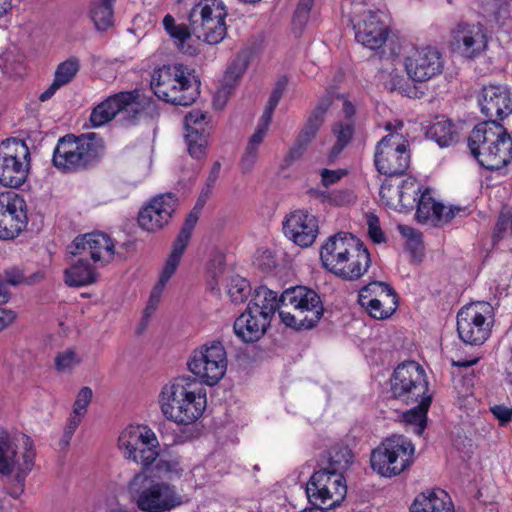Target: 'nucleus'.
Masks as SVG:
<instances>
[{"label": "nucleus", "instance_id": "473e14b6", "mask_svg": "<svg viewBox=\"0 0 512 512\" xmlns=\"http://www.w3.org/2000/svg\"><path fill=\"white\" fill-rule=\"evenodd\" d=\"M410 512H454L452 502L443 490L427 491L413 501Z\"/></svg>", "mask_w": 512, "mask_h": 512}, {"label": "nucleus", "instance_id": "ddd939ff", "mask_svg": "<svg viewBox=\"0 0 512 512\" xmlns=\"http://www.w3.org/2000/svg\"><path fill=\"white\" fill-rule=\"evenodd\" d=\"M139 99L138 90L123 91L108 97L93 109L90 115L92 126L100 127L115 117L124 125L135 124L143 114Z\"/></svg>", "mask_w": 512, "mask_h": 512}, {"label": "nucleus", "instance_id": "9d476101", "mask_svg": "<svg viewBox=\"0 0 512 512\" xmlns=\"http://www.w3.org/2000/svg\"><path fill=\"white\" fill-rule=\"evenodd\" d=\"M360 239L350 233L339 232L330 236L321 246L320 260L323 267L339 278H349L359 274L364 254L358 255L356 263L349 268L346 265L349 255H353L360 246Z\"/></svg>", "mask_w": 512, "mask_h": 512}, {"label": "nucleus", "instance_id": "864d4df0", "mask_svg": "<svg viewBox=\"0 0 512 512\" xmlns=\"http://www.w3.org/2000/svg\"><path fill=\"white\" fill-rule=\"evenodd\" d=\"M93 397V392L90 387H83L77 394L74 406L73 414L80 417H84L87 412V407L90 404Z\"/></svg>", "mask_w": 512, "mask_h": 512}, {"label": "nucleus", "instance_id": "393cba45", "mask_svg": "<svg viewBox=\"0 0 512 512\" xmlns=\"http://www.w3.org/2000/svg\"><path fill=\"white\" fill-rule=\"evenodd\" d=\"M284 234L300 247L311 246L318 235L317 218L305 210H296L283 222Z\"/></svg>", "mask_w": 512, "mask_h": 512}, {"label": "nucleus", "instance_id": "680f3d73", "mask_svg": "<svg viewBox=\"0 0 512 512\" xmlns=\"http://www.w3.org/2000/svg\"><path fill=\"white\" fill-rule=\"evenodd\" d=\"M307 147L297 140L293 144V146L289 149L288 153L286 154L282 168H288L291 166L295 161L299 160L304 152L306 151Z\"/></svg>", "mask_w": 512, "mask_h": 512}, {"label": "nucleus", "instance_id": "0e129e2a", "mask_svg": "<svg viewBox=\"0 0 512 512\" xmlns=\"http://www.w3.org/2000/svg\"><path fill=\"white\" fill-rule=\"evenodd\" d=\"M275 108L276 107H273V106H271L269 104L266 105L265 110H264V112H263V114L260 117V120L258 122V126H257V129H256L255 133H260L263 136L266 135V133L268 131V128H269V125L271 123L272 116H273Z\"/></svg>", "mask_w": 512, "mask_h": 512}, {"label": "nucleus", "instance_id": "79ce46f5", "mask_svg": "<svg viewBox=\"0 0 512 512\" xmlns=\"http://www.w3.org/2000/svg\"><path fill=\"white\" fill-rule=\"evenodd\" d=\"M80 69V61L77 57H70L61 62L55 71L54 80L59 86L69 84L77 75Z\"/></svg>", "mask_w": 512, "mask_h": 512}, {"label": "nucleus", "instance_id": "603ef678", "mask_svg": "<svg viewBox=\"0 0 512 512\" xmlns=\"http://www.w3.org/2000/svg\"><path fill=\"white\" fill-rule=\"evenodd\" d=\"M207 115L201 110L195 109L190 111L184 118L186 131L189 130H206L208 122Z\"/></svg>", "mask_w": 512, "mask_h": 512}, {"label": "nucleus", "instance_id": "4c0bfd02", "mask_svg": "<svg viewBox=\"0 0 512 512\" xmlns=\"http://www.w3.org/2000/svg\"><path fill=\"white\" fill-rule=\"evenodd\" d=\"M427 136L440 147H448L457 141L454 126L448 119H441L433 123L427 131Z\"/></svg>", "mask_w": 512, "mask_h": 512}, {"label": "nucleus", "instance_id": "2f4dec72", "mask_svg": "<svg viewBox=\"0 0 512 512\" xmlns=\"http://www.w3.org/2000/svg\"><path fill=\"white\" fill-rule=\"evenodd\" d=\"M205 202L206 199L199 197L196 206L188 214L182 229L180 230L177 238L175 239L172 247V252L167 260L179 265L182 254L188 245V242L192 235V231L199 219L200 210L202 209Z\"/></svg>", "mask_w": 512, "mask_h": 512}, {"label": "nucleus", "instance_id": "bf43d9fd", "mask_svg": "<svg viewBox=\"0 0 512 512\" xmlns=\"http://www.w3.org/2000/svg\"><path fill=\"white\" fill-rule=\"evenodd\" d=\"M510 229L512 234V209L501 212L499 219L496 223V227L494 230L493 238L494 240H499L502 238L503 233Z\"/></svg>", "mask_w": 512, "mask_h": 512}, {"label": "nucleus", "instance_id": "20e7f679", "mask_svg": "<svg viewBox=\"0 0 512 512\" xmlns=\"http://www.w3.org/2000/svg\"><path fill=\"white\" fill-rule=\"evenodd\" d=\"M131 501L143 512H165L180 505L175 489L152 475V471L140 470L127 484Z\"/></svg>", "mask_w": 512, "mask_h": 512}, {"label": "nucleus", "instance_id": "5fc2aeb1", "mask_svg": "<svg viewBox=\"0 0 512 512\" xmlns=\"http://www.w3.org/2000/svg\"><path fill=\"white\" fill-rule=\"evenodd\" d=\"M322 123L309 117L303 129L300 131L297 141L308 147L311 141L315 138L317 131L321 127Z\"/></svg>", "mask_w": 512, "mask_h": 512}, {"label": "nucleus", "instance_id": "f03ea898", "mask_svg": "<svg viewBox=\"0 0 512 512\" xmlns=\"http://www.w3.org/2000/svg\"><path fill=\"white\" fill-rule=\"evenodd\" d=\"M468 146L487 170H500L512 160V138L498 122L487 121L475 126L468 137Z\"/></svg>", "mask_w": 512, "mask_h": 512}, {"label": "nucleus", "instance_id": "aec40b11", "mask_svg": "<svg viewBox=\"0 0 512 512\" xmlns=\"http://www.w3.org/2000/svg\"><path fill=\"white\" fill-rule=\"evenodd\" d=\"M361 306L375 319H387L396 310L398 299L392 287L384 282L373 281L364 286L358 295Z\"/></svg>", "mask_w": 512, "mask_h": 512}, {"label": "nucleus", "instance_id": "412c9836", "mask_svg": "<svg viewBox=\"0 0 512 512\" xmlns=\"http://www.w3.org/2000/svg\"><path fill=\"white\" fill-rule=\"evenodd\" d=\"M27 205L22 196L9 191L0 194V239H13L26 227Z\"/></svg>", "mask_w": 512, "mask_h": 512}, {"label": "nucleus", "instance_id": "c03bdc74", "mask_svg": "<svg viewBox=\"0 0 512 512\" xmlns=\"http://www.w3.org/2000/svg\"><path fill=\"white\" fill-rule=\"evenodd\" d=\"M250 292L251 287L246 279L240 276H234L230 279L228 295L234 303L244 302L248 298Z\"/></svg>", "mask_w": 512, "mask_h": 512}, {"label": "nucleus", "instance_id": "e433bc0d", "mask_svg": "<svg viewBox=\"0 0 512 512\" xmlns=\"http://www.w3.org/2000/svg\"><path fill=\"white\" fill-rule=\"evenodd\" d=\"M432 397H423L419 399L416 406L403 413V420L407 424L414 425V432L421 435L426 427L427 412L430 407Z\"/></svg>", "mask_w": 512, "mask_h": 512}, {"label": "nucleus", "instance_id": "5701e85b", "mask_svg": "<svg viewBox=\"0 0 512 512\" xmlns=\"http://www.w3.org/2000/svg\"><path fill=\"white\" fill-rule=\"evenodd\" d=\"M485 28L481 24L460 23L452 31L451 45L468 59L481 55L487 48Z\"/></svg>", "mask_w": 512, "mask_h": 512}, {"label": "nucleus", "instance_id": "de8ad7c7", "mask_svg": "<svg viewBox=\"0 0 512 512\" xmlns=\"http://www.w3.org/2000/svg\"><path fill=\"white\" fill-rule=\"evenodd\" d=\"M177 267H178V264L171 262L169 260L166 261V264L164 266V269L162 271L160 279L151 292V295H150V298L148 301L149 303L158 305V303L160 301L161 293H162L166 283L169 281V279L172 277V275L176 271Z\"/></svg>", "mask_w": 512, "mask_h": 512}, {"label": "nucleus", "instance_id": "2eb2a0df", "mask_svg": "<svg viewBox=\"0 0 512 512\" xmlns=\"http://www.w3.org/2000/svg\"><path fill=\"white\" fill-rule=\"evenodd\" d=\"M493 321V308L487 302L471 303L457 314L459 338L470 345H481L489 337Z\"/></svg>", "mask_w": 512, "mask_h": 512}, {"label": "nucleus", "instance_id": "f257e3e1", "mask_svg": "<svg viewBox=\"0 0 512 512\" xmlns=\"http://www.w3.org/2000/svg\"><path fill=\"white\" fill-rule=\"evenodd\" d=\"M159 403L167 419L189 425L194 423L206 408V390L195 377L180 376L162 388Z\"/></svg>", "mask_w": 512, "mask_h": 512}, {"label": "nucleus", "instance_id": "052dcab7", "mask_svg": "<svg viewBox=\"0 0 512 512\" xmlns=\"http://www.w3.org/2000/svg\"><path fill=\"white\" fill-rule=\"evenodd\" d=\"M367 225H368V233L370 238L375 243H382L385 242V236L384 233L381 230L379 219L376 215L370 213L367 214Z\"/></svg>", "mask_w": 512, "mask_h": 512}, {"label": "nucleus", "instance_id": "ea45409f", "mask_svg": "<svg viewBox=\"0 0 512 512\" xmlns=\"http://www.w3.org/2000/svg\"><path fill=\"white\" fill-rule=\"evenodd\" d=\"M209 133L207 130L186 131L185 139L189 154L196 159L204 157L208 144Z\"/></svg>", "mask_w": 512, "mask_h": 512}, {"label": "nucleus", "instance_id": "774afa93", "mask_svg": "<svg viewBox=\"0 0 512 512\" xmlns=\"http://www.w3.org/2000/svg\"><path fill=\"white\" fill-rule=\"evenodd\" d=\"M264 137L265 136L261 135L260 133L254 132L252 136L249 138V141L244 152L259 157V147L263 142Z\"/></svg>", "mask_w": 512, "mask_h": 512}, {"label": "nucleus", "instance_id": "338daca9", "mask_svg": "<svg viewBox=\"0 0 512 512\" xmlns=\"http://www.w3.org/2000/svg\"><path fill=\"white\" fill-rule=\"evenodd\" d=\"M343 176V172L340 170H329L323 169L321 171V182L325 187L335 184Z\"/></svg>", "mask_w": 512, "mask_h": 512}, {"label": "nucleus", "instance_id": "a211bd4d", "mask_svg": "<svg viewBox=\"0 0 512 512\" xmlns=\"http://www.w3.org/2000/svg\"><path fill=\"white\" fill-rule=\"evenodd\" d=\"M390 381L393 397L406 404H414L423 397H431L428 394L425 371L415 361L398 365Z\"/></svg>", "mask_w": 512, "mask_h": 512}, {"label": "nucleus", "instance_id": "a878e982", "mask_svg": "<svg viewBox=\"0 0 512 512\" xmlns=\"http://www.w3.org/2000/svg\"><path fill=\"white\" fill-rule=\"evenodd\" d=\"M479 104L481 112L489 121L497 122L512 113V94L509 89L500 85L485 86Z\"/></svg>", "mask_w": 512, "mask_h": 512}, {"label": "nucleus", "instance_id": "423d86ee", "mask_svg": "<svg viewBox=\"0 0 512 512\" xmlns=\"http://www.w3.org/2000/svg\"><path fill=\"white\" fill-rule=\"evenodd\" d=\"M118 446L126 459L141 465V470H171L169 462L159 458V441L147 426L126 427L118 438Z\"/></svg>", "mask_w": 512, "mask_h": 512}, {"label": "nucleus", "instance_id": "4be33fe9", "mask_svg": "<svg viewBox=\"0 0 512 512\" xmlns=\"http://www.w3.org/2000/svg\"><path fill=\"white\" fill-rule=\"evenodd\" d=\"M444 61L440 51L427 46L416 49L405 59V69L409 79L425 82L442 73Z\"/></svg>", "mask_w": 512, "mask_h": 512}, {"label": "nucleus", "instance_id": "1a4fd4ad", "mask_svg": "<svg viewBox=\"0 0 512 512\" xmlns=\"http://www.w3.org/2000/svg\"><path fill=\"white\" fill-rule=\"evenodd\" d=\"M415 447L403 435L385 439L371 453L370 463L374 471L383 477H394L408 469L414 462Z\"/></svg>", "mask_w": 512, "mask_h": 512}, {"label": "nucleus", "instance_id": "6ab92c4d", "mask_svg": "<svg viewBox=\"0 0 512 512\" xmlns=\"http://www.w3.org/2000/svg\"><path fill=\"white\" fill-rule=\"evenodd\" d=\"M350 22L355 31V39L363 46L375 50L382 47L388 38V27L381 20L378 12L364 9L356 4Z\"/></svg>", "mask_w": 512, "mask_h": 512}, {"label": "nucleus", "instance_id": "dca6fc26", "mask_svg": "<svg viewBox=\"0 0 512 512\" xmlns=\"http://www.w3.org/2000/svg\"><path fill=\"white\" fill-rule=\"evenodd\" d=\"M306 494L311 504L328 509L339 506L347 494V486L341 472L320 469L310 477Z\"/></svg>", "mask_w": 512, "mask_h": 512}, {"label": "nucleus", "instance_id": "9b49d317", "mask_svg": "<svg viewBox=\"0 0 512 512\" xmlns=\"http://www.w3.org/2000/svg\"><path fill=\"white\" fill-rule=\"evenodd\" d=\"M227 10L222 0H202L188 16L192 33L208 44H218L226 35Z\"/></svg>", "mask_w": 512, "mask_h": 512}, {"label": "nucleus", "instance_id": "e2e57ef3", "mask_svg": "<svg viewBox=\"0 0 512 512\" xmlns=\"http://www.w3.org/2000/svg\"><path fill=\"white\" fill-rule=\"evenodd\" d=\"M287 83H288V79L286 76H282L277 80L267 104H269L273 107H277L280 99L282 98V96L286 90Z\"/></svg>", "mask_w": 512, "mask_h": 512}, {"label": "nucleus", "instance_id": "69168bd1", "mask_svg": "<svg viewBox=\"0 0 512 512\" xmlns=\"http://www.w3.org/2000/svg\"><path fill=\"white\" fill-rule=\"evenodd\" d=\"M232 89L223 82L222 87L214 96L213 105L216 109H222L225 106Z\"/></svg>", "mask_w": 512, "mask_h": 512}, {"label": "nucleus", "instance_id": "f704fd0d", "mask_svg": "<svg viewBox=\"0 0 512 512\" xmlns=\"http://www.w3.org/2000/svg\"><path fill=\"white\" fill-rule=\"evenodd\" d=\"M115 0H92L88 16L98 31H106L114 24L113 6Z\"/></svg>", "mask_w": 512, "mask_h": 512}, {"label": "nucleus", "instance_id": "4d7b16f0", "mask_svg": "<svg viewBox=\"0 0 512 512\" xmlns=\"http://www.w3.org/2000/svg\"><path fill=\"white\" fill-rule=\"evenodd\" d=\"M395 188L396 186L391 181L385 180L379 191L381 200L389 207H397V204H399V197L394 192Z\"/></svg>", "mask_w": 512, "mask_h": 512}, {"label": "nucleus", "instance_id": "bb28decb", "mask_svg": "<svg viewBox=\"0 0 512 512\" xmlns=\"http://www.w3.org/2000/svg\"><path fill=\"white\" fill-rule=\"evenodd\" d=\"M114 244L110 237L103 233H89L78 236L69 246L74 256L90 257L94 262L109 261L113 255Z\"/></svg>", "mask_w": 512, "mask_h": 512}, {"label": "nucleus", "instance_id": "cd10ccee", "mask_svg": "<svg viewBox=\"0 0 512 512\" xmlns=\"http://www.w3.org/2000/svg\"><path fill=\"white\" fill-rule=\"evenodd\" d=\"M461 207H446L437 203L431 196L430 190L425 189L418 198L416 218L419 222L436 226L450 222L456 214L464 212Z\"/></svg>", "mask_w": 512, "mask_h": 512}, {"label": "nucleus", "instance_id": "58836bf2", "mask_svg": "<svg viewBox=\"0 0 512 512\" xmlns=\"http://www.w3.org/2000/svg\"><path fill=\"white\" fill-rule=\"evenodd\" d=\"M332 131L336 137V142L331 148L330 158L335 159L352 140L354 122L352 120L339 121L334 125Z\"/></svg>", "mask_w": 512, "mask_h": 512}, {"label": "nucleus", "instance_id": "3c124183", "mask_svg": "<svg viewBox=\"0 0 512 512\" xmlns=\"http://www.w3.org/2000/svg\"><path fill=\"white\" fill-rule=\"evenodd\" d=\"M80 362L81 358L71 349H67L55 357V367L59 372H66Z\"/></svg>", "mask_w": 512, "mask_h": 512}, {"label": "nucleus", "instance_id": "b1692460", "mask_svg": "<svg viewBox=\"0 0 512 512\" xmlns=\"http://www.w3.org/2000/svg\"><path fill=\"white\" fill-rule=\"evenodd\" d=\"M177 206L176 197L162 194L153 198L138 215V223L148 232H155L168 224Z\"/></svg>", "mask_w": 512, "mask_h": 512}, {"label": "nucleus", "instance_id": "c756f323", "mask_svg": "<svg viewBox=\"0 0 512 512\" xmlns=\"http://www.w3.org/2000/svg\"><path fill=\"white\" fill-rule=\"evenodd\" d=\"M247 308L251 309L254 314L265 316L271 322L276 311L285 310L286 306L282 305L281 296L265 286H260L255 290L252 300Z\"/></svg>", "mask_w": 512, "mask_h": 512}, {"label": "nucleus", "instance_id": "49530a36", "mask_svg": "<svg viewBox=\"0 0 512 512\" xmlns=\"http://www.w3.org/2000/svg\"><path fill=\"white\" fill-rule=\"evenodd\" d=\"M353 459V454L347 447H335L330 453V466L327 469L341 472L346 469Z\"/></svg>", "mask_w": 512, "mask_h": 512}, {"label": "nucleus", "instance_id": "7ed1b4c3", "mask_svg": "<svg viewBox=\"0 0 512 512\" xmlns=\"http://www.w3.org/2000/svg\"><path fill=\"white\" fill-rule=\"evenodd\" d=\"M103 154L104 141L95 133L68 134L58 140L52 161L62 172H77L96 165Z\"/></svg>", "mask_w": 512, "mask_h": 512}, {"label": "nucleus", "instance_id": "09e8293b", "mask_svg": "<svg viewBox=\"0 0 512 512\" xmlns=\"http://www.w3.org/2000/svg\"><path fill=\"white\" fill-rule=\"evenodd\" d=\"M361 254H364L363 256H364L365 260L361 261L362 268H361L359 274H357L353 277H349V278H342L343 280L356 281V280L360 279L368 271L369 267L371 266L372 260H371V255H370L367 247L363 244L362 241H360V246L358 245L357 251H354L353 255H349L346 265H349V268L352 267V265H354V263H356V260L358 259V255H361Z\"/></svg>", "mask_w": 512, "mask_h": 512}, {"label": "nucleus", "instance_id": "a19ab883", "mask_svg": "<svg viewBox=\"0 0 512 512\" xmlns=\"http://www.w3.org/2000/svg\"><path fill=\"white\" fill-rule=\"evenodd\" d=\"M248 63L249 53L247 51L238 53L231 64L228 66L223 78V82L226 85H229L230 88H233L235 83L246 71Z\"/></svg>", "mask_w": 512, "mask_h": 512}, {"label": "nucleus", "instance_id": "72a5a7b5", "mask_svg": "<svg viewBox=\"0 0 512 512\" xmlns=\"http://www.w3.org/2000/svg\"><path fill=\"white\" fill-rule=\"evenodd\" d=\"M87 257L79 256L78 260L65 270V283L70 287H81L96 282L97 274Z\"/></svg>", "mask_w": 512, "mask_h": 512}, {"label": "nucleus", "instance_id": "4468645a", "mask_svg": "<svg viewBox=\"0 0 512 512\" xmlns=\"http://www.w3.org/2000/svg\"><path fill=\"white\" fill-rule=\"evenodd\" d=\"M30 150L25 141L10 138L0 144V184L19 188L27 180L30 170Z\"/></svg>", "mask_w": 512, "mask_h": 512}, {"label": "nucleus", "instance_id": "37998d69", "mask_svg": "<svg viewBox=\"0 0 512 512\" xmlns=\"http://www.w3.org/2000/svg\"><path fill=\"white\" fill-rule=\"evenodd\" d=\"M394 192L397 193L399 197V204L403 208H408L416 202L420 187L415 178L408 177L404 179L400 185L396 186Z\"/></svg>", "mask_w": 512, "mask_h": 512}, {"label": "nucleus", "instance_id": "6e6d98bb", "mask_svg": "<svg viewBox=\"0 0 512 512\" xmlns=\"http://www.w3.org/2000/svg\"><path fill=\"white\" fill-rule=\"evenodd\" d=\"M334 100V95L331 92L326 93L317 103L315 108L313 109L312 113L309 117L313 118L314 120L320 122L323 124L324 122V115L329 109V107L332 105Z\"/></svg>", "mask_w": 512, "mask_h": 512}, {"label": "nucleus", "instance_id": "c9c22d12", "mask_svg": "<svg viewBox=\"0 0 512 512\" xmlns=\"http://www.w3.org/2000/svg\"><path fill=\"white\" fill-rule=\"evenodd\" d=\"M163 26L167 34L173 40L177 49L183 53L193 54L191 46H186V41L193 35L191 26L177 24L174 17L167 14L163 18Z\"/></svg>", "mask_w": 512, "mask_h": 512}, {"label": "nucleus", "instance_id": "0eeeda50", "mask_svg": "<svg viewBox=\"0 0 512 512\" xmlns=\"http://www.w3.org/2000/svg\"><path fill=\"white\" fill-rule=\"evenodd\" d=\"M281 302L286 308H292L293 313L280 310L279 317L287 327L295 330L311 329L323 316L320 296L305 286L285 290L281 294Z\"/></svg>", "mask_w": 512, "mask_h": 512}, {"label": "nucleus", "instance_id": "f8f14e48", "mask_svg": "<svg viewBox=\"0 0 512 512\" xmlns=\"http://www.w3.org/2000/svg\"><path fill=\"white\" fill-rule=\"evenodd\" d=\"M227 353L219 340L208 341L195 349L188 362L190 372L198 382L213 386L225 375L227 370Z\"/></svg>", "mask_w": 512, "mask_h": 512}, {"label": "nucleus", "instance_id": "c85d7f7f", "mask_svg": "<svg viewBox=\"0 0 512 512\" xmlns=\"http://www.w3.org/2000/svg\"><path fill=\"white\" fill-rule=\"evenodd\" d=\"M270 323L265 316L246 310L235 320L233 330L246 343H253L262 338Z\"/></svg>", "mask_w": 512, "mask_h": 512}, {"label": "nucleus", "instance_id": "13d9d810", "mask_svg": "<svg viewBox=\"0 0 512 512\" xmlns=\"http://www.w3.org/2000/svg\"><path fill=\"white\" fill-rule=\"evenodd\" d=\"M313 3L314 0H300L294 13L293 22L295 25L303 27L307 23Z\"/></svg>", "mask_w": 512, "mask_h": 512}, {"label": "nucleus", "instance_id": "7c9ffc66", "mask_svg": "<svg viewBox=\"0 0 512 512\" xmlns=\"http://www.w3.org/2000/svg\"><path fill=\"white\" fill-rule=\"evenodd\" d=\"M205 202L206 199L199 197L196 206L188 214L182 229L180 230L177 238L175 239L172 247V252L167 260L179 265L182 254L188 245V242L192 235V231L199 219L200 210L202 209Z\"/></svg>", "mask_w": 512, "mask_h": 512}, {"label": "nucleus", "instance_id": "39448f33", "mask_svg": "<svg viewBox=\"0 0 512 512\" xmlns=\"http://www.w3.org/2000/svg\"><path fill=\"white\" fill-rule=\"evenodd\" d=\"M151 88L159 99L181 106L194 103L200 93L199 82L182 64L165 65L156 70L152 75Z\"/></svg>", "mask_w": 512, "mask_h": 512}, {"label": "nucleus", "instance_id": "a18cd8bd", "mask_svg": "<svg viewBox=\"0 0 512 512\" xmlns=\"http://www.w3.org/2000/svg\"><path fill=\"white\" fill-rule=\"evenodd\" d=\"M385 88L390 91H399L402 95L409 98L417 97V90L411 85L409 80L398 74H389L388 79L384 83Z\"/></svg>", "mask_w": 512, "mask_h": 512}, {"label": "nucleus", "instance_id": "8fccbe9b", "mask_svg": "<svg viewBox=\"0 0 512 512\" xmlns=\"http://www.w3.org/2000/svg\"><path fill=\"white\" fill-rule=\"evenodd\" d=\"M0 70L9 77H17L24 74L25 68L13 54L7 53L0 56Z\"/></svg>", "mask_w": 512, "mask_h": 512}, {"label": "nucleus", "instance_id": "6e6552de", "mask_svg": "<svg viewBox=\"0 0 512 512\" xmlns=\"http://www.w3.org/2000/svg\"><path fill=\"white\" fill-rule=\"evenodd\" d=\"M403 123L389 122L385 128L389 134L377 144L374 156L376 169L379 173L392 177L403 175L410 166L409 142L399 131Z\"/></svg>", "mask_w": 512, "mask_h": 512}, {"label": "nucleus", "instance_id": "f3484780", "mask_svg": "<svg viewBox=\"0 0 512 512\" xmlns=\"http://www.w3.org/2000/svg\"><path fill=\"white\" fill-rule=\"evenodd\" d=\"M35 449L32 440L23 436V451L18 453L17 444L8 435H0V474L10 476L23 486L27 475L35 464Z\"/></svg>", "mask_w": 512, "mask_h": 512}]
</instances>
